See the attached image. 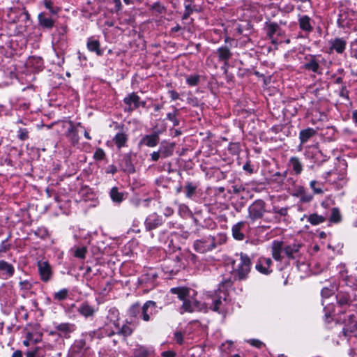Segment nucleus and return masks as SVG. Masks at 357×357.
<instances>
[{
    "mask_svg": "<svg viewBox=\"0 0 357 357\" xmlns=\"http://www.w3.org/2000/svg\"><path fill=\"white\" fill-rule=\"evenodd\" d=\"M251 268L250 257L241 253L232 262V275L234 280H242L247 278Z\"/></svg>",
    "mask_w": 357,
    "mask_h": 357,
    "instance_id": "obj_1",
    "label": "nucleus"
},
{
    "mask_svg": "<svg viewBox=\"0 0 357 357\" xmlns=\"http://www.w3.org/2000/svg\"><path fill=\"white\" fill-rule=\"evenodd\" d=\"M155 309V303L152 301H146L141 307L138 303L132 305L128 313L130 317L134 318H140L145 321H149L150 317L152 315Z\"/></svg>",
    "mask_w": 357,
    "mask_h": 357,
    "instance_id": "obj_2",
    "label": "nucleus"
},
{
    "mask_svg": "<svg viewBox=\"0 0 357 357\" xmlns=\"http://www.w3.org/2000/svg\"><path fill=\"white\" fill-rule=\"evenodd\" d=\"M84 135L86 139H89V132L82 126L80 122L73 123L69 121L68 127L66 131V137L73 144L78 143L80 135Z\"/></svg>",
    "mask_w": 357,
    "mask_h": 357,
    "instance_id": "obj_3",
    "label": "nucleus"
},
{
    "mask_svg": "<svg viewBox=\"0 0 357 357\" xmlns=\"http://www.w3.org/2000/svg\"><path fill=\"white\" fill-rule=\"evenodd\" d=\"M266 212V203L262 199L255 200L248 208V218L252 221L260 219Z\"/></svg>",
    "mask_w": 357,
    "mask_h": 357,
    "instance_id": "obj_4",
    "label": "nucleus"
},
{
    "mask_svg": "<svg viewBox=\"0 0 357 357\" xmlns=\"http://www.w3.org/2000/svg\"><path fill=\"white\" fill-rule=\"evenodd\" d=\"M12 22H23L26 24L30 20V15L25 8H10L8 13Z\"/></svg>",
    "mask_w": 357,
    "mask_h": 357,
    "instance_id": "obj_5",
    "label": "nucleus"
},
{
    "mask_svg": "<svg viewBox=\"0 0 357 357\" xmlns=\"http://www.w3.org/2000/svg\"><path fill=\"white\" fill-rule=\"evenodd\" d=\"M65 28L58 30V33L54 36L53 48L54 52H59L63 54L68 49V42Z\"/></svg>",
    "mask_w": 357,
    "mask_h": 357,
    "instance_id": "obj_6",
    "label": "nucleus"
},
{
    "mask_svg": "<svg viewBox=\"0 0 357 357\" xmlns=\"http://www.w3.org/2000/svg\"><path fill=\"white\" fill-rule=\"evenodd\" d=\"M37 267L40 278L43 282H48L52 280L53 278V271L47 261H38Z\"/></svg>",
    "mask_w": 357,
    "mask_h": 357,
    "instance_id": "obj_7",
    "label": "nucleus"
},
{
    "mask_svg": "<svg viewBox=\"0 0 357 357\" xmlns=\"http://www.w3.org/2000/svg\"><path fill=\"white\" fill-rule=\"evenodd\" d=\"M196 251L204 253L211 251L216 247L215 239L214 237L209 236L202 240H197L194 243Z\"/></svg>",
    "mask_w": 357,
    "mask_h": 357,
    "instance_id": "obj_8",
    "label": "nucleus"
},
{
    "mask_svg": "<svg viewBox=\"0 0 357 357\" xmlns=\"http://www.w3.org/2000/svg\"><path fill=\"white\" fill-rule=\"evenodd\" d=\"M15 272L14 266L6 260H0V278L8 280L12 278Z\"/></svg>",
    "mask_w": 357,
    "mask_h": 357,
    "instance_id": "obj_9",
    "label": "nucleus"
},
{
    "mask_svg": "<svg viewBox=\"0 0 357 357\" xmlns=\"http://www.w3.org/2000/svg\"><path fill=\"white\" fill-rule=\"evenodd\" d=\"M140 98L135 93H131L123 99L124 103L128 106L126 111L132 112L137 109L140 105Z\"/></svg>",
    "mask_w": 357,
    "mask_h": 357,
    "instance_id": "obj_10",
    "label": "nucleus"
},
{
    "mask_svg": "<svg viewBox=\"0 0 357 357\" xmlns=\"http://www.w3.org/2000/svg\"><path fill=\"white\" fill-rule=\"evenodd\" d=\"M38 24L43 29H50L54 26V20L45 12H41L38 15Z\"/></svg>",
    "mask_w": 357,
    "mask_h": 357,
    "instance_id": "obj_11",
    "label": "nucleus"
},
{
    "mask_svg": "<svg viewBox=\"0 0 357 357\" xmlns=\"http://www.w3.org/2000/svg\"><path fill=\"white\" fill-rule=\"evenodd\" d=\"M272 256L276 261H282V252H284V244L282 241H274L271 246Z\"/></svg>",
    "mask_w": 357,
    "mask_h": 357,
    "instance_id": "obj_12",
    "label": "nucleus"
},
{
    "mask_svg": "<svg viewBox=\"0 0 357 357\" xmlns=\"http://www.w3.org/2000/svg\"><path fill=\"white\" fill-rule=\"evenodd\" d=\"M300 248L301 245L296 243L284 246V253L289 259H296L298 255Z\"/></svg>",
    "mask_w": 357,
    "mask_h": 357,
    "instance_id": "obj_13",
    "label": "nucleus"
},
{
    "mask_svg": "<svg viewBox=\"0 0 357 357\" xmlns=\"http://www.w3.org/2000/svg\"><path fill=\"white\" fill-rule=\"evenodd\" d=\"M159 139V132H154L151 135H145L142 138L141 144H144L149 147H154L158 144Z\"/></svg>",
    "mask_w": 357,
    "mask_h": 357,
    "instance_id": "obj_14",
    "label": "nucleus"
},
{
    "mask_svg": "<svg viewBox=\"0 0 357 357\" xmlns=\"http://www.w3.org/2000/svg\"><path fill=\"white\" fill-rule=\"evenodd\" d=\"M174 143L162 142L159 149L162 157L167 158L172 155L174 152Z\"/></svg>",
    "mask_w": 357,
    "mask_h": 357,
    "instance_id": "obj_15",
    "label": "nucleus"
},
{
    "mask_svg": "<svg viewBox=\"0 0 357 357\" xmlns=\"http://www.w3.org/2000/svg\"><path fill=\"white\" fill-rule=\"evenodd\" d=\"M305 59L307 61L303 64V68L305 70L317 73L319 68V64L314 56H310L309 57H305Z\"/></svg>",
    "mask_w": 357,
    "mask_h": 357,
    "instance_id": "obj_16",
    "label": "nucleus"
},
{
    "mask_svg": "<svg viewBox=\"0 0 357 357\" xmlns=\"http://www.w3.org/2000/svg\"><path fill=\"white\" fill-rule=\"evenodd\" d=\"M72 351L76 354L82 353L83 355H86L88 351V347H86V341L84 339L76 340L72 347Z\"/></svg>",
    "mask_w": 357,
    "mask_h": 357,
    "instance_id": "obj_17",
    "label": "nucleus"
},
{
    "mask_svg": "<svg viewBox=\"0 0 357 357\" xmlns=\"http://www.w3.org/2000/svg\"><path fill=\"white\" fill-rule=\"evenodd\" d=\"M217 54L219 60L225 61L226 63L231 58L232 54L229 47L224 46L220 47L217 50Z\"/></svg>",
    "mask_w": 357,
    "mask_h": 357,
    "instance_id": "obj_18",
    "label": "nucleus"
},
{
    "mask_svg": "<svg viewBox=\"0 0 357 357\" xmlns=\"http://www.w3.org/2000/svg\"><path fill=\"white\" fill-rule=\"evenodd\" d=\"M171 292L174 294H176L178 298L183 301L188 298L190 289L185 287L172 288Z\"/></svg>",
    "mask_w": 357,
    "mask_h": 357,
    "instance_id": "obj_19",
    "label": "nucleus"
},
{
    "mask_svg": "<svg viewBox=\"0 0 357 357\" xmlns=\"http://www.w3.org/2000/svg\"><path fill=\"white\" fill-rule=\"evenodd\" d=\"M316 134V130L313 128H308L300 132L299 138L301 144H304L308 141L310 138Z\"/></svg>",
    "mask_w": 357,
    "mask_h": 357,
    "instance_id": "obj_20",
    "label": "nucleus"
},
{
    "mask_svg": "<svg viewBox=\"0 0 357 357\" xmlns=\"http://www.w3.org/2000/svg\"><path fill=\"white\" fill-rule=\"evenodd\" d=\"M122 169L128 173H133L135 172L134 166L132 165L130 160V156L128 155H123L121 160Z\"/></svg>",
    "mask_w": 357,
    "mask_h": 357,
    "instance_id": "obj_21",
    "label": "nucleus"
},
{
    "mask_svg": "<svg viewBox=\"0 0 357 357\" xmlns=\"http://www.w3.org/2000/svg\"><path fill=\"white\" fill-rule=\"evenodd\" d=\"M244 226L243 222H239L232 227V236L236 239L241 241L244 238V234L241 231Z\"/></svg>",
    "mask_w": 357,
    "mask_h": 357,
    "instance_id": "obj_22",
    "label": "nucleus"
},
{
    "mask_svg": "<svg viewBox=\"0 0 357 357\" xmlns=\"http://www.w3.org/2000/svg\"><path fill=\"white\" fill-rule=\"evenodd\" d=\"M29 63L33 68L36 71H41L43 70V59L39 56H33L29 59Z\"/></svg>",
    "mask_w": 357,
    "mask_h": 357,
    "instance_id": "obj_23",
    "label": "nucleus"
},
{
    "mask_svg": "<svg viewBox=\"0 0 357 357\" xmlns=\"http://www.w3.org/2000/svg\"><path fill=\"white\" fill-rule=\"evenodd\" d=\"M289 165L296 174H300L303 171L302 163L297 157H291L289 160Z\"/></svg>",
    "mask_w": 357,
    "mask_h": 357,
    "instance_id": "obj_24",
    "label": "nucleus"
},
{
    "mask_svg": "<svg viewBox=\"0 0 357 357\" xmlns=\"http://www.w3.org/2000/svg\"><path fill=\"white\" fill-rule=\"evenodd\" d=\"M300 28L305 31L310 32L312 29L310 24V19L308 16L304 15L299 19Z\"/></svg>",
    "mask_w": 357,
    "mask_h": 357,
    "instance_id": "obj_25",
    "label": "nucleus"
},
{
    "mask_svg": "<svg viewBox=\"0 0 357 357\" xmlns=\"http://www.w3.org/2000/svg\"><path fill=\"white\" fill-rule=\"evenodd\" d=\"M268 31H267V35L268 36L272 39L273 43H275V40H273L274 35L275 33L280 34V29L277 23H271L268 24Z\"/></svg>",
    "mask_w": 357,
    "mask_h": 357,
    "instance_id": "obj_26",
    "label": "nucleus"
},
{
    "mask_svg": "<svg viewBox=\"0 0 357 357\" xmlns=\"http://www.w3.org/2000/svg\"><path fill=\"white\" fill-rule=\"evenodd\" d=\"M307 220L311 225H317L324 222L326 218L323 215H318L317 213H312L307 216Z\"/></svg>",
    "mask_w": 357,
    "mask_h": 357,
    "instance_id": "obj_27",
    "label": "nucleus"
},
{
    "mask_svg": "<svg viewBox=\"0 0 357 357\" xmlns=\"http://www.w3.org/2000/svg\"><path fill=\"white\" fill-rule=\"evenodd\" d=\"M181 314H183L184 312L192 313L195 312V307H193L192 301L187 298L186 300L183 301V305L180 309Z\"/></svg>",
    "mask_w": 357,
    "mask_h": 357,
    "instance_id": "obj_28",
    "label": "nucleus"
},
{
    "mask_svg": "<svg viewBox=\"0 0 357 357\" xmlns=\"http://www.w3.org/2000/svg\"><path fill=\"white\" fill-rule=\"evenodd\" d=\"M337 301L340 306L349 305L350 303V296L347 293L340 292L337 295Z\"/></svg>",
    "mask_w": 357,
    "mask_h": 357,
    "instance_id": "obj_29",
    "label": "nucleus"
},
{
    "mask_svg": "<svg viewBox=\"0 0 357 357\" xmlns=\"http://www.w3.org/2000/svg\"><path fill=\"white\" fill-rule=\"evenodd\" d=\"M127 135L124 133H117L114 137V142L119 149L123 146L127 142Z\"/></svg>",
    "mask_w": 357,
    "mask_h": 357,
    "instance_id": "obj_30",
    "label": "nucleus"
},
{
    "mask_svg": "<svg viewBox=\"0 0 357 357\" xmlns=\"http://www.w3.org/2000/svg\"><path fill=\"white\" fill-rule=\"evenodd\" d=\"M346 47V42L343 39L337 38L335 39L333 44L332 47L335 50V51L338 53H342L344 52Z\"/></svg>",
    "mask_w": 357,
    "mask_h": 357,
    "instance_id": "obj_31",
    "label": "nucleus"
},
{
    "mask_svg": "<svg viewBox=\"0 0 357 357\" xmlns=\"http://www.w3.org/2000/svg\"><path fill=\"white\" fill-rule=\"evenodd\" d=\"M68 295V289L63 288L53 294V299L56 301H63L66 300Z\"/></svg>",
    "mask_w": 357,
    "mask_h": 357,
    "instance_id": "obj_32",
    "label": "nucleus"
},
{
    "mask_svg": "<svg viewBox=\"0 0 357 357\" xmlns=\"http://www.w3.org/2000/svg\"><path fill=\"white\" fill-rule=\"evenodd\" d=\"M43 4L50 14L56 15L58 13L59 8L54 5L52 0H43Z\"/></svg>",
    "mask_w": 357,
    "mask_h": 357,
    "instance_id": "obj_33",
    "label": "nucleus"
},
{
    "mask_svg": "<svg viewBox=\"0 0 357 357\" xmlns=\"http://www.w3.org/2000/svg\"><path fill=\"white\" fill-rule=\"evenodd\" d=\"M110 196L114 202H121L123 200V195L118 191V188L116 187H114L111 189Z\"/></svg>",
    "mask_w": 357,
    "mask_h": 357,
    "instance_id": "obj_34",
    "label": "nucleus"
},
{
    "mask_svg": "<svg viewBox=\"0 0 357 357\" xmlns=\"http://www.w3.org/2000/svg\"><path fill=\"white\" fill-rule=\"evenodd\" d=\"M77 312L85 317L89 316V304L87 302L82 303L77 307Z\"/></svg>",
    "mask_w": 357,
    "mask_h": 357,
    "instance_id": "obj_35",
    "label": "nucleus"
},
{
    "mask_svg": "<svg viewBox=\"0 0 357 357\" xmlns=\"http://www.w3.org/2000/svg\"><path fill=\"white\" fill-rule=\"evenodd\" d=\"M341 220L342 215L340 214V210L337 208H333L331 210L330 221L335 223H337L340 222Z\"/></svg>",
    "mask_w": 357,
    "mask_h": 357,
    "instance_id": "obj_36",
    "label": "nucleus"
},
{
    "mask_svg": "<svg viewBox=\"0 0 357 357\" xmlns=\"http://www.w3.org/2000/svg\"><path fill=\"white\" fill-rule=\"evenodd\" d=\"M26 357H44V351L41 348L36 347L27 351Z\"/></svg>",
    "mask_w": 357,
    "mask_h": 357,
    "instance_id": "obj_37",
    "label": "nucleus"
},
{
    "mask_svg": "<svg viewBox=\"0 0 357 357\" xmlns=\"http://www.w3.org/2000/svg\"><path fill=\"white\" fill-rule=\"evenodd\" d=\"M10 236L11 235L9 234L8 236L0 243V254L6 253L11 248V244L8 243Z\"/></svg>",
    "mask_w": 357,
    "mask_h": 357,
    "instance_id": "obj_38",
    "label": "nucleus"
},
{
    "mask_svg": "<svg viewBox=\"0 0 357 357\" xmlns=\"http://www.w3.org/2000/svg\"><path fill=\"white\" fill-rule=\"evenodd\" d=\"M73 325L68 323H61L56 326V329L64 334H67L71 331Z\"/></svg>",
    "mask_w": 357,
    "mask_h": 357,
    "instance_id": "obj_39",
    "label": "nucleus"
},
{
    "mask_svg": "<svg viewBox=\"0 0 357 357\" xmlns=\"http://www.w3.org/2000/svg\"><path fill=\"white\" fill-rule=\"evenodd\" d=\"M34 234L36 236L40 238H45L48 236V230L45 227H40L37 228V229L35 230Z\"/></svg>",
    "mask_w": 357,
    "mask_h": 357,
    "instance_id": "obj_40",
    "label": "nucleus"
},
{
    "mask_svg": "<svg viewBox=\"0 0 357 357\" xmlns=\"http://www.w3.org/2000/svg\"><path fill=\"white\" fill-rule=\"evenodd\" d=\"M87 252L86 247H77L74 250V256L79 259H84Z\"/></svg>",
    "mask_w": 357,
    "mask_h": 357,
    "instance_id": "obj_41",
    "label": "nucleus"
},
{
    "mask_svg": "<svg viewBox=\"0 0 357 357\" xmlns=\"http://www.w3.org/2000/svg\"><path fill=\"white\" fill-rule=\"evenodd\" d=\"M17 138L21 141H25L29 139V130L26 128H20L17 132Z\"/></svg>",
    "mask_w": 357,
    "mask_h": 357,
    "instance_id": "obj_42",
    "label": "nucleus"
},
{
    "mask_svg": "<svg viewBox=\"0 0 357 357\" xmlns=\"http://www.w3.org/2000/svg\"><path fill=\"white\" fill-rule=\"evenodd\" d=\"M197 186L193 185L190 182H188L185 185L186 196L188 198H191L192 196L195 193Z\"/></svg>",
    "mask_w": 357,
    "mask_h": 357,
    "instance_id": "obj_43",
    "label": "nucleus"
},
{
    "mask_svg": "<svg viewBox=\"0 0 357 357\" xmlns=\"http://www.w3.org/2000/svg\"><path fill=\"white\" fill-rule=\"evenodd\" d=\"M178 115V110L175 109L172 113H168L167 118L168 120L171 121L174 126H177L179 125V121L176 118Z\"/></svg>",
    "mask_w": 357,
    "mask_h": 357,
    "instance_id": "obj_44",
    "label": "nucleus"
},
{
    "mask_svg": "<svg viewBox=\"0 0 357 357\" xmlns=\"http://www.w3.org/2000/svg\"><path fill=\"white\" fill-rule=\"evenodd\" d=\"M56 59L52 60V63L58 66H61L64 63V56L63 54L60 53L59 52H54Z\"/></svg>",
    "mask_w": 357,
    "mask_h": 357,
    "instance_id": "obj_45",
    "label": "nucleus"
},
{
    "mask_svg": "<svg viewBox=\"0 0 357 357\" xmlns=\"http://www.w3.org/2000/svg\"><path fill=\"white\" fill-rule=\"evenodd\" d=\"M19 285H20V289L24 290V291L30 290L33 287L31 282L27 280H20L19 282Z\"/></svg>",
    "mask_w": 357,
    "mask_h": 357,
    "instance_id": "obj_46",
    "label": "nucleus"
},
{
    "mask_svg": "<svg viewBox=\"0 0 357 357\" xmlns=\"http://www.w3.org/2000/svg\"><path fill=\"white\" fill-rule=\"evenodd\" d=\"M146 227L148 230H152L156 228L158 225V222L155 220H151L150 218H147L145 222Z\"/></svg>",
    "mask_w": 357,
    "mask_h": 357,
    "instance_id": "obj_47",
    "label": "nucleus"
},
{
    "mask_svg": "<svg viewBox=\"0 0 357 357\" xmlns=\"http://www.w3.org/2000/svg\"><path fill=\"white\" fill-rule=\"evenodd\" d=\"M193 307H195V311H202L204 312L207 311V307L204 303H200L199 301L194 300L192 301Z\"/></svg>",
    "mask_w": 357,
    "mask_h": 357,
    "instance_id": "obj_48",
    "label": "nucleus"
},
{
    "mask_svg": "<svg viewBox=\"0 0 357 357\" xmlns=\"http://www.w3.org/2000/svg\"><path fill=\"white\" fill-rule=\"evenodd\" d=\"M151 10L159 14H161L165 12V8L160 3L155 2L151 6Z\"/></svg>",
    "mask_w": 357,
    "mask_h": 357,
    "instance_id": "obj_49",
    "label": "nucleus"
},
{
    "mask_svg": "<svg viewBox=\"0 0 357 357\" xmlns=\"http://www.w3.org/2000/svg\"><path fill=\"white\" fill-rule=\"evenodd\" d=\"M91 51H94L97 55L102 54L101 50L99 48V43L98 40L91 41Z\"/></svg>",
    "mask_w": 357,
    "mask_h": 357,
    "instance_id": "obj_50",
    "label": "nucleus"
},
{
    "mask_svg": "<svg viewBox=\"0 0 357 357\" xmlns=\"http://www.w3.org/2000/svg\"><path fill=\"white\" fill-rule=\"evenodd\" d=\"M199 80L198 75H192L187 78V83L190 86H196Z\"/></svg>",
    "mask_w": 357,
    "mask_h": 357,
    "instance_id": "obj_51",
    "label": "nucleus"
},
{
    "mask_svg": "<svg viewBox=\"0 0 357 357\" xmlns=\"http://www.w3.org/2000/svg\"><path fill=\"white\" fill-rule=\"evenodd\" d=\"M11 112V107L0 104V116L8 115Z\"/></svg>",
    "mask_w": 357,
    "mask_h": 357,
    "instance_id": "obj_52",
    "label": "nucleus"
},
{
    "mask_svg": "<svg viewBox=\"0 0 357 357\" xmlns=\"http://www.w3.org/2000/svg\"><path fill=\"white\" fill-rule=\"evenodd\" d=\"M317 182L316 181H312L310 182V188L312 189L314 194H322L323 190L320 187H316Z\"/></svg>",
    "mask_w": 357,
    "mask_h": 357,
    "instance_id": "obj_53",
    "label": "nucleus"
},
{
    "mask_svg": "<svg viewBox=\"0 0 357 357\" xmlns=\"http://www.w3.org/2000/svg\"><path fill=\"white\" fill-rule=\"evenodd\" d=\"M132 332L131 328L127 325H123L121 329L120 333L124 336L130 335Z\"/></svg>",
    "mask_w": 357,
    "mask_h": 357,
    "instance_id": "obj_54",
    "label": "nucleus"
},
{
    "mask_svg": "<svg viewBox=\"0 0 357 357\" xmlns=\"http://www.w3.org/2000/svg\"><path fill=\"white\" fill-rule=\"evenodd\" d=\"M105 157V152L101 149H98L96 150L93 155V158L96 160H102Z\"/></svg>",
    "mask_w": 357,
    "mask_h": 357,
    "instance_id": "obj_55",
    "label": "nucleus"
},
{
    "mask_svg": "<svg viewBox=\"0 0 357 357\" xmlns=\"http://www.w3.org/2000/svg\"><path fill=\"white\" fill-rule=\"evenodd\" d=\"M147 354V351L142 348L137 349L135 352V355L136 357H146Z\"/></svg>",
    "mask_w": 357,
    "mask_h": 357,
    "instance_id": "obj_56",
    "label": "nucleus"
},
{
    "mask_svg": "<svg viewBox=\"0 0 357 357\" xmlns=\"http://www.w3.org/2000/svg\"><path fill=\"white\" fill-rule=\"evenodd\" d=\"M191 2H192V0H186L185 1V11L192 14V13L194 10V8L191 6Z\"/></svg>",
    "mask_w": 357,
    "mask_h": 357,
    "instance_id": "obj_57",
    "label": "nucleus"
},
{
    "mask_svg": "<svg viewBox=\"0 0 357 357\" xmlns=\"http://www.w3.org/2000/svg\"><path fill=\"white\" fill-rule=\"evenodd\" d=\"M273 211H274V213H278L283 216H285L287 214V208H274Z\"/></svg>",
    "mask_w": 357,
    "mask_h": 357,
    "instance_id": "obj_58",
    "label": "nucleus"
},
{
    "mask_svg": "<svg viewBox=\"0 0 357 357\" xmlns=\"http://www.w3.org/2000/svg\"><path fill=\"white\" fill-rule=\"evenodd\" d=\"M78 58L81 62L82 66H86L87 59L86 56L83 55L79 51L77 52Z\"/></svg>",
    "mask_w": 357,
    "mask_h": 357,
    "instance_id": "obj_59",
    "label": "nucleus"
},
{
    "mask_svg": "<svg viewBox=\"0 0 357 357\" xmlns=\"http://www.w3.org/2000/svg\"><path fill=\"white\" fill-rule=\"evenodd\" d=\"M174 338L177 343L180 344L183 343V335L181 332H176L174 333Z\"/></svg>",
    "mask_w": 357,
    "mask_h": 357,
    "instance_id": "obj_60",
    "label": "nucleus"
},
{
    "mask_svg": "<svg viewBox=\"0 0 357 357\" xmlns=\"http://www.w3.org/2000/svg\"><path fill=\"white\" fill-rule=\"evenodd\" d=\"M332 294V291L331 289H328V288H324L322 290H321V296L324 298H328Z\"/></svg>",
    "mask_w": 357,
    "mask_h": 357,
    "instance_id": "obj_61",
    "label": "nucleus"
},
{
    "mask_svg": "<svg viewBox=\"0 0 357 357\" xmlns=\"http://www.w3.org/2000/svg\"><path fill=\"white\" fill-rule=\"evenodd\" d=\"M245 188L242 186L234 185L232 186V192L234 194H239L241 192L243 191Z\"/></svg>",
    "mask_w": 357,
    "mask_h": 357,
    "instance_id": "obj_62",
    "label": "nucleus"
},
{
    "mask_svg": "<svg viewBox=\"0 0 357 357\" xmlns=\"http://www.w3.org/2000/svg\"><path fill=\"white\" fill-rule=\"evenodd\" d=\"M221 303H222V301H220V299H217V300L214 301V302L213 303V306H212V310L215 312L218 311L220 305Z\"/></svg>",
    "mask_w": 357,
    "mask_h": 357,
    "instance_id": "obj_63",
    "label": "nucleus"
},
{
    "mask_svg": "<svg viewBox=\"0 0 357 357\" xmlns=\"http://www.w3.org/2000/svg\"><path fill=\"white\" fill-rule=\"evenodd\" d=\"M340 96L345 98L347 99L349 98V91L347 90L346 86H342L341 91L340 92Z\"/></svg>",
    "mask_w": 357,
    "mask_h": 357,
    "instance_id": "obj_64",
    "label": "nucleus"
}]
</instances>
